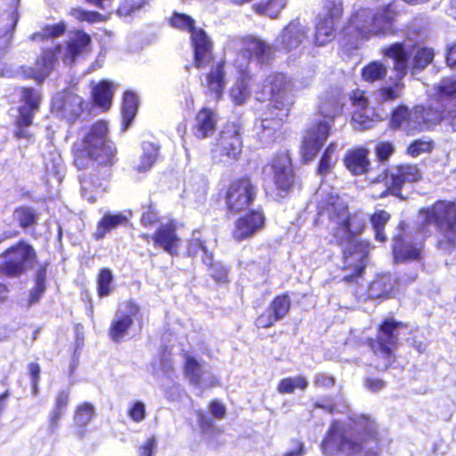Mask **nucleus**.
Here are the masks:
<instances>
[{"label":"nucleus","instance_id":"61","mask_svg":"<svg viewBox=\"0 0 456 456\" xmlns=\"http://www.w3.org/2000/svg\"><path fill=\"white\" fill-rule=\"evenodd\" d=\"M128 417L135 423L142 422L146 418V408L142 402L135 401L127 410Z\"/></svg>","mask_w":456,"mask_h":456},{"label":"nucleus","instance_id":"26","mask_svg":"<svg viewBox=\"0 0 456 456\" xmlns=\"http://www.w3.org/2000/svg\"><path fill=\"white\" fill-rule=\"evenodd\" d=\"M128 314H124L112 322L109 328V336L114 342H119L133 325V317L135 316L140 307L133 301L127 303Z\"/></svg>","mask_w":456,"mask_h":456},{"label":"nucleus","instance_id":"11","mask_svg":"<svg viewBox=\"0 0 456 456\" xmlns=\"http://www.w3.org/2000/svg\"><path fill=\"white\" fill-rule=\"evenodd\" d=\"M272 173V183L276 194L286 198L297 187L302 188L297 167L289 151L275 152L265 166Z\"/></svg>","mask_w":456,"mask_h":456},{"label":"nucleus","instance_id":"10","mask_svg":"<svg viewBox=\"0 0 456 456\" xmlns=\"http://www.w3.org/2000/svg\"><path fill=\"white\" fill-rule=\"evenodd\" d=\"M0 275L12 279L27 273L38 261L35 248L23 239L5 248L0 253Z\"/></svg>","mask_w":456,"mask_h":456},{"label":"nucleus","instance_id":"43","mask_svg":"<svg viewBox=\"0 0 456 456\" xmlns=\"http://www.w3.org/2000/svg\"><path fill=\"white\" fill-rule=\"evenodd\" d=\"M411 120V111L408 106L399 104L392 110L387 126L393 131H397L407 126Z\"/></svg>","mask_w":456,"mask_h":456},{"label":"nucleus","instance_id":"31","mask_svg":"<svg viewBox=\"0 0 456 456\" xmlns=\"http://www.w3.org/2000/svg\"><path fill=\"white\" fill-rule=\"evenodd\" d=\"M196 123L192 127L193 134L198 139H204L216 130L214 112L208 108L200 109L195 117Z\"/></svg>","mask_w":456,"mask_h":456},{"label":"nucleus","instance_id":"51","mask_svg":"<svg viewBox=\"0 0 456 456\" xmlns=\"http://www.w3.org/2000/svg\"><path fill=\"white\" fill-rule=\"evenodd\" d=\"M168 24L178 30L186 31L190 34L195 29V20L188 14L174 12L168 20Z\"/></svg>","mask_w":456,"mask_h":456},{"label":"nucleus","instance_id":"22","mask_svg":"<svg viewBox=\"0 0 456 456\" xmlns=\"http://www.w3.org/2000/svg\"><path fill=\"white\" fill-rule=\"evenodd\" d=\"M225 61H219L206 74L207 94L216 102L222 100L226 86Z\"/></svg>","mask_w":456,"mask_h":456},{"label":"nucleus","instance_id":"52","mask_svg":"<svg viewBox=\"0 0 456 456\" xmlns=\"http://www.w3.org/2000/svg\"><path fill=\"white\" fill-rule=\"evenodd\" d=\"M322 6L324 14L318 16V18H327L338 24L344 13L342 0H323Z\"/></svg>","mask_w":456,"mask_h":456},{"label":"nucleus","instance_id":"55","mask_svg":"<svg viewBox=\"0 0 456 456\" xmlns=\"http://www.w3.org/2000/svg\"><path fill=\"white\" fill-rule=\"evenodd\" d=\"M146 0H121L117 9L119 16H129L146 4Z\"/></svg>","mask_w":456,"mask_h":456},{"label":"nucleus","instance_id":"29","mask_svg":"<svg viewBox=\"0 0 456 456\" xmlns=\"http://www.w3.org/2000/svg\"><path fill=\"white\" fill-rule=\"evenodd\" d=\"M94 415V408L92 403L84 402L78 404L74 411L73 434L78 439H82L87 432V425Z\"/></svg>","mask_w":456,"mask_h":456},{"label":"nucleus","instance_id":"7","mask_svg":"<svg viewBox=\"0 0 456 456\" xmlns=\"http://www.w3.org/2000/svg\"><path fill=\"white\" fill-rule=\"evenodd\" d=\"M423 224L435 227L439 249L451 251L456 248V201L436 200L430 206L419 208Z\"/></svg>","mask_w":456,"mask_h":456},{"label":"nucleus","instance_id":"24","mask_svg":"<svg viewBox=\"0 0 456 456\" xmlns=\"http://www.w3.org/2000/svg\"><path fill=\"white\" fill-rule=\"evenodd\" d=\"M392 253L395 263L419 260L421 247L408 240L404 235L398 234L394 238Z\"/></svg>","mask_w":456,"mask_h":456},{"label":"nucleus","instance_id":"12","mask_svg":"<svg viewBox=\"0 0 456 456\" xmlns=\"http://www.w3.org/2000/svg\"><path fill=\"white\" fill-rule=\"evenodd\" d=\"M18 93L20 104L16 108L17 115L12 121L13 136L18 140H30L33 134L28 131V127L33 125L36 114L40 110L43 95L40 90L32 86H20Z\"/></svg>","mask_w":456,"mask_h":456},{"label":"nucleus","instance_id":"27","mask_svg":"<svg viewBox=\"0 0 456 456\" xmlns=\"http://www.w3.org/2000/svg\"><path fill=\"white\" fill-rule=\"evenodd\" d=\"M61 45L57 43L53 47L43 48L40 54L36 58L35 65L44 80L50 75L55 65L58 63L59 55L61 53Z\"/></svg>","mask_w":456,"mask_h":456},{"label":"nucleus","instance_id":"59","mask_svg":"<svg viewBox=\"0 0 456 456\" xmlns=\"http://www.w3.org/2000/svg\"><path fill=\"white\" fill-rule=\"evenodd\" d=\"M395 152V146L391 142L381 141L375 146V155L379 162L387 161Z\"/></svg>","mask_w":456,"mask_h":456},{"label":"nucleus","instance_id":"63","mask_svg":"<svg viewBox=\"0 0 456 456\" xmlns=\"http://www.w3.org/2000/svg\"><path fill=\"white\" fill-rule=\"evenodd\" d=\"M387 183L389 185L391 195H401L405 182L397 167H395V171L390 175V180Z\"/></svg>","mask_w":456,"mask_h":456},{"label":"nucleus","instance_id":"40","mask_svg":"<svg viewBox=\"0 0 456 456\" xmlns=\"http://www.w3.org/2000/svg\"><path fill=\"white\" fill-rule=\"evenodd\" d=\"M337 143L335 142H331L325 147L321 155L315 173L322 178L330 175L335 167L336 160L333 159V155L337 151Z\"/></svg>","mask_w":456,"mask_h":456},{"label":"nucleus","instance_id":"49","mask_svg":"<svg viewBox=\"0 0 456 456\" xmlns=\"http://www.w3.org/2000/svg\"><path fill=\"white\" fill-rule=\"evenodd\" d=\"M308 381L304 376L288 377L281 379L277 385V391L281 395L293 394L297 388L305 390Z\"/></svg>","mask_w":456,"mask_h":456},{"label":"nucleus","instance_id":"30","mask_svg":"<svg viewBox=\"0 0 456 456\" xmlns=\"http://www.w3.org/2000/svg\"><path fill=\"white\" fill-rule=\"evenodd\" d=\"M434 98L443 106H451L456 103V78L452 77H443L434 87Z\"/></svg>","mask_w":456,"mask_h":456},{"label":"nucleus","instance_id":"47","mask_svg":"<svg viewBox=\"0 0 456 456\" xmlns=\"http://www.w3.org/2000/svg\"><path fill=\"white\" fill-rule=\"evenodd\" d=\"M114 276L110 268L100 269L96 277V289L99 297L109 296L113 290Z\"/></svg>","mask_w":456,"mask_h":456},{"label":"nucleus","instance_id":"38","mask_svg":"<svg viewBox=\"0 0 456 456\" xmlns=\"http://www.w3.org/2000/svg\"><path fill=\"white\" fill-rule=\"evenodd\" d=\"M435 51L432 47L420 46L413 51V54L409 63V70L411 74L423 71L433 62Z\"/></svg>","mask_w":456,"mask_h":456},{"label":"nucleus","instance_id":"56","mask_svg":"<svg viewBox=\"0 0 456 456\" xmlns=\"http://www.w3.org/2000/svg\"><path fill=\"white\" fill-rule=\"evenodd\" d=\"M278 322V318L266 307L265 310L256 316L254 324L257 329L266 330L273 327Z\"/></svg>","mask_w":456,"mask_h":456},{"label":"nucleus","instance_id":"46","mask_svg":"<svg viewBox=\"0 0 456 456\" xmlns=\"http://www.w3.org/2000/svg\"><path fill=\"white\" fill-rule=\"evenodd\" d=\"M142 154L140 158V164L137 167V171L139 172H146L151 168V167L156 162L159 147L151 142H144L142 145Z\"/></svg>","mask_w":456,"mask_h":456},{"label":"nucleus","instance_id":"3","mask_svg":"<svg viewBox=\"0 0 456 456\" xmlns=\"http://www.w3.org/2000/svg\"><path fill=\"white\" fill-rule=\"evenodd\" d=\"M363 425L351 434L338 421H333L321 443L326 456H379L380 435L374 420L362 417Z\"/></svg>","mask_w":456,"mask_h":456},{"label":"nucleus","instance_id":"5","mask_svg":"<svg viewBox=\"0 0 456 456\" xmlns=\"http://www.w3.org/2000/svg\"><path fill=\"white\" fill-rule=\"evenodd\" d=\"M292 91V78L281 71L266 75L256 89V100L268 102L261 119V127L263 131H270V135L279 131L287 121L293 105Z\"/></svg>","mask_w":456,"mask_h":456},{"label":"nucleus","instance_id":"45","mask_svg":"<svg viewBox=\"0 0 456 456\" xmlns=\"http://www.w3.org/2000/svg\"><path fill=\"white\" fill-rule=\"evenodd\" d=\"M267 307L279 321L285 318L291 309V300L289 292L275 295Z\"/></svg>","mask_w":456,"mask_h":456},{"label":"nucleus","instance_id":"48","mask_svg":"<svg viewBox=\"0 0 456 456\" xmlns=\"http://www.w3.org/2000/svg\"><path fill=\"white\" fill-rule=\"evenodd\" d=\"M286 4L287 0H261L253 8L258 14L276 18Z\"/></svg>","mask_w":456,"mask_h":456},{"label":"nucleus","instance_id":"62","mask_svg":"<svg viewBox=\"0 0 456 456\" xmlns=\"http://www.w3.org/2000/svg\"><path fill=\"white\" fill-rule=\"evenodd\" d=\"M403 83H397L395 86H385L379 89V96L383 102H393L399 98L400 90L403 88Z\"/></svg>","mask_w":456,"mask_h":456},{"label":"nucleus","instance_id":"4","mask_svg":"<svg viewBox=\"0 0 456 456\" xmlns=\"http://www.w3.org/2000/svg\"><path fill=\"white\" fill-rule=\"evenodd\" d=\"M396 12L387 5L379 12L361 7L351 13L343 27L339 43L345 52L357 50L360 45L372 37L392 36L396 33L394 21Z\"/></svg>","mask_w":456,"mask_h":456},{"label":"nucleus","instance_id":"13","mask_svg":"<svg viewBox=\"0 0 456 456\" xmlns=\"http://www.w3.org/2000/svg\"><path fill=\"white\" fill-rule=\"evenodd\" d=\"M243 126L240 120L227 121L215 143L213 152L228 160H238L243 149Z\"/></svg>","mask_w":456,"mask_h":456},{"label":"nucleus","instance_id":"33","mask_svg":"<svg viewBox=\"0 0 456 456\" xmlns=\"http://www.w3.org/2000/svg\"><path fill=\"white\" fill-rule=\"evenodd\" d=\"M50 265L45 261L38 265L33 274L34 286L31 288L28 295V303L35 304L39 301L46 289L47 269Z\"/></svg>","mask_w":456,"mask_h":456},{"label":"nucleus","instance_id":"32","mask_svg":"<svg viewBox=\"0 0 456 456\" xmlns=\"http://www.w3.org/2000/svg\"><path fill=\"white\" fill-rule=\"evenodd\" d=\"M337 23L327 18H317L314 35V45L324 46L331 43L336 37Z\"/></svg>","mask_w":456,"mask_h":456},{"label":"nucleus","instance_id":"6","mask_svg":"<svg viewBox=\"0 0 456 456\" xmlns=\"http://www.w3.org/2000/svg\"><path fill=\"white\" fill-rule=\"evenodd\" d=\"M344 107L345 94L339 88L330 89L319 98L318 114L324 119L315 120L305 132L300 146L304 162L314 159L330 135L334 119L342 114Z\"/></svg>","mask_w":456,"mask_h":456},{"label":"nucleus","instance_id":"25","mask_svg":"<svg viewBox=\"0 0 456 456\" xmlns=\"http://www.w3.org/2000/svg\"><path fill=\"white\" fill-rule=\"evenodd\" d=\"M280 37L282 50L290 52L307 39V29L297 20H292L284 27Z\"/></svg>","mask_w":456,"mask_h":456},{"label":"nucleus","instance_id":"15","mask_svg":"<svg viewBox=\"0 0 456 456\" xmlns=\"http://www.w3.org/2000/svg\"><path fill=\"white\" fill-rule=\"evenodd\" d=\"M93 51L91 36L82 28L72 30L64 44L61 60L64 64L74 65L78 58L89 55Z\"/></svg>","mask_w":456,"mask_h":456},{"label":"nucleus","instance_id":"2","mask_svg":"<svg viewBox=\"0 0 456 456\" xmlns=\"http://www.w3.org/2000/svg\"><path fill=\"white\" fill-rule=\"evenodd\" d=\"M72 165L83 173L78 176L85 195L102 189L118 163V148L110 139L106 120L97 119L82 129L70 147Z\"/></svg>","mask_w":456,"mask_h":456},{"label":"nucleus","instance_id":"34","mask_svg":"<svg viewBox=\"0 0 456 456\" xmlns=\"http://www.w3.org/2000/svg\"><path fill=\"white\" fill-rule=\"evenodd\" d=\"M252 81V75L244 70L237 78L230 89V97L235 105L243 104L249 96V87Z\"/></svg>","mask_w":456,"mask_h":456},{"label":"nucleus","instance_id":"36","mask_svg":"<svg viewBox=\"0 0 456 456\" xmlns=\"http://www.w3.org/2000/svg\"><path fill=\"white\" fill-rule=\"evenodd\" d=\"M139 106L137 94L133 91H126L121 104V120L124 129H126L134 119Z\"/></svg>","mask_w":456,"mask_h":456},{"label":"nucleus","instance_id":"57","mask_svg":"<svg viewBox=\"0 0 456 456\" xmlns=\"http://www.w3.org/2000/svg\"><path fill=\"white\" fill-rule=\"evenodd\" d=\"M159 222V212L154 204L150 203L142 213L140 223L145 228H151Z\"/></svg>","mask_w":456,"mask_h":456},{"label":"nucleus","instance_id":"18","mask_svg":"<svg viewBox=\"0 0 456 456\" xmlns=\"http://www.w3.org/2000/svg\"><path fill=\"white\" fill-rule=\"evenodd\" d=\"M353 108L352 121L361 129H369L372 126L373 119L368 113L370 100L365 90L355 88L348 95Z\"/></svg>","mask_w":456,"mask_h":456},{"label":"nucleus","instance_id":"64","mask_svg":"<svg viewBox=\"0 0 456 456\" xmlns=\"http://www.w3.org/2000/svg\"><path fill=\"white\" fill-rule=\"evenodd\" d=\"M438 119L445 120L453 131H456V103L445 106L439 110Z\"/></svg>","mask_w":456,"mask_h":456},{"label":"nucleus","instance_id":"41","mask_svg":"<svg viewBox=\"0 0 456 456\" xmlns=\"http://www.w3.org/2000/svg\"><path fill=\"white\" fill-rule=\"evenodd\" d=\"M202 253V262L211 263L213 253L208 249L207 241L200 238L191 237L186 240L184 256L190 258H195L198 254Z\"/></svg>","mask_w":456,"mask_h":456},{"label":"nucleus","instance_id":"9","mask_svg":"<svg viewBox=\"0 0 456 456\" xmlns=\"http://www.w3.org/2000/svg\"><path fill=\"white\" fill-rule=\"evenodd\" d=\"M257 196V186L249 175L231 179L217 192L229 215H237L249 208Z\"/></svg>","mask_w":456,"mask_h":456},{"label":"nucleus","instance_id":"37","mask_svg":"<svg viewBox=\"0 0 456 456\" xmlns=\"http://www.w3.org/2000/svg\"><path fill=\"white\" fill-rule=\"evenodd\" d=\"M127 218L122 213L105 214L98 222L96 231L94 234L95 240H102L110 231L126 224Z\"/></svg>","mask_w":456,"mask_h":456},{"label":"nucleus","instance_id":"21","mask_svg":"<svg viewBox=\"0 0 456 456\" xmlns=\"http://www.w3.org/2000/svg\"><path fill=\"white\" fill-rule=\"evenodd\" d=\"M177 225L174 220L160 224L155 230V248H160L171 256L178 255L181 238L178 236Z\"/></svg>","mask_w":456,"mask_h":456},{"label":"nucleus","instance_id":"19","mask_svg":"<svg viewBox=\"0 0 456 456\" xmlns=\"http://www.w3.org/2000/svg\"><path fill=\"white\" fill-rule=\"evenodd\" d=\"M380 54L393 61V71L398 80L406 77L409 71L410 54L404 42H395L380 48Z\"/></svg>","mask_w":456,"mask_h":456},{"label":"nucleus","instance_id":"35","mask_svg":"<svg viewBox=\"0 0 456 456\" xmlns=\"http://www.w3.org/2000/svg\"><path fill=\"white\" fill-rule=\"evenodd\" d=\"M395 286L390 276L382 275L375 278L369 285L368 293L370 298L387 299L393 297Z\"/></svg>","mask_w":456,"mask_h":456},{"label":"nucleus","instance_id":"20","mask_svg":"<svg viewBox=\"0 0 456 456\" xmlns=\"http://www.w3.org/2000/svg\"><path fill=\"white\" fill-rule=\"evenodd\" d=\"M191 44L193 51V64L197 69L205 68L212 60V42L202 28L191 33Z\"/></svg>","mask_w":456,"mask_h":456},{"label":"nucleus","instance_id":"58","mask_svg":"<svg viewBox=\"0 0 456 456\" xmlns=\"http://www.w3.org/2000/svg\"><path fill=\"white\" fill-rule=\"evenodd\" d=\"M208 267L210 276L217 282L228 281V269L220 263H204Z\"/></svg>","mask_w":456,"mask_h":456},{"label":"nucleus","instance_id":"23","mask_svg":"<svg viewBox=\"0 0 456 456\" xmlns=\"http://www.w3.org/2000/svg\"><path fill=\"white\" fill-rule=\"evenodd\" d=\"M344 165L354 176L368 174L371 167L369 150L365 147H356L347 151L344 156Z\"/></svg>","mask_w":456,"mask_h":456},{"label":"nucleus","instance_id":"60","mask_svg":"<svg viewBox=\"0 0 456 456\" xmlns=\"http://www.w3.org/2000/svg\"><path fill=\"white\" fill-rule=\"evenodd\" d=\"M69 404V390L68 388L60 389L54 397L53 411L66 413Z\"/></svg>","mask_w":456,"mask_h":456},{"label":"nucleus","instance_id":"28","mask_svg":"<svg viewBox=\"0 0 456 456\" xmlns=\"http://www.w3.org/2000/svg\"><path fill=\"white\" fill-rule=\"evenodd\" d=\"M115 85L108 80H101L92 90V102L102 111H107L112 105Z\"/></svg>","mask_w":456,"mask_h":456},{"label":"nucleus","instance_id":"16","mask_svg":"<svg viewBox=\"0 0 456 456\" xmlns=\"http://www.w3.org/2000/svg\"><path fill=\"white\" fill-rule=\"evenodd\" d=\"M265 224V216L262 209H249L236 220L232 236L240 242L252 237Z\"/></svg>","mask_w":456,"mask_h":456},{"label":"nucleus","instance_id":"39","mask_svg":"<svg viewBox=\"0 0 456 456\" xmlns=\"http://www.w3.org/2000/svg\"><path fill=\"white\" fill-rule=\"evenodd\" d=\"M13 217L18 225L26 230L37 224L39 213L32 207L21 205L13 209Z\"/></svg>","mask_w":456,"mask_h":456},{"label":"nucleus","instance_id":"1","mask_svg":"<svg viewBox=\"0 0 456 456\" xmlns=\"http://www.w3.org/2000/svg\"><path fill=\"white\" fill-rule=\"evenodd\" d=\"M317 216H327L334 224L331 236L334 242L343 246V271L350 272L342 281L356 282L362 277L370 250L368 240L357 238L366 229V220L360 211L349 210L346 203L338 194L329 193L317 205Z\"/></svg>","mask_w":456,"mask_h":456},{"label":"nucleus","instance_id":"42","mask_svg":"<svg viewBox=\"0 0 456 456\" xmlns=\"http://www.w3.org/2000/svg\"><path fill=\"white\" fill-rule=\"evenodd\" d=\"M69 15L72 17L77 22H86L91 25L105 22L109 20L107 15H104L97 11L87 10L79 6L71 7L69 11Z\"/></svg>","mask_w":456,"mask_h":456},{"label":"nucleus","instance_id":"50","mask_svg":"<svg viewBox=\"0 0 456 456\" xmlns=\"http://www.w3.org/2000/svg\"><path fill=\"white\" fill-rule=\"evenodd\" d=\"M183 369V374L191 384L200 385L202 379L203 370L201 364L194 357L186 356Z\"/></svg>","mask_w":456,"mask_h":456},{"label":"nucleus","instance_id":"14","mask_svg":"<svg viewBox=\"0 0 456 456\" xmlns=\"http://www.w3.org/2000/svg\"><path fill=\"white\" fill-rule=\"evenodd\" d=\"M86 102L71 91H63L53 99L51 111L69 124L75 123L85 109Z\"/></svg>","mask_w":456,"mask_h":456},{"label":"nucleus","instance_id":"53","mask_svg":"<svg viewBox=\"0 0 456 456\" xmlns=\"http://www.w3.org/2000/svg\"><path fill=\"white\" fill-rule=\"evenodd\" d=\"M434 148L435 142L433 140H423L419 138L411 141L408 144L405 152L411 158H417L420 154L432 152Z\"/></svg>","mask_w":456,"mask_h":456},{"label":"nucleus","instance_id":"54","mask_svg":"<svg viewBox=\"0 0 456 456\" xmlns=\"http://www.w3.org/2000/svg\"><path fill=\"white\" fill-rule=\"evenodd\" d=\"M405 183L419 182L422 174L417 164H400L396 166Z\"/></svg>","mask_w":456,"mask_h":456},{"label":"nucleus","instance_id":"17","mask_svg":"<svg viewBox=\"0 0 456 456\" xmlns=\"http://www.w3.org/2000/svg\"><path fill=\"white\" fill-rule=\"evenodd\" d=\"M240 53L248 61L256 60L265 64L274 57V48L265 41L248 35L240 39Z\"/></svg>","mask_w":456,"mask_h":456},{"label":"nucleus","instance_id":"44","mask_svg":"<svg viewBox=\"0 0 456 456\" xmlns=\"http://www.w3.org/2000/svg\"><path fill=\"white\" fill-rule=\"evenodd\" d=\"M387 74V68L379 61H372L367 63L361 69V76L363 81L375 83L385 79Z\"/></svg>","mask_w":456,"mask_h":456},{"label":"nucleus","instance_id":"8","mask_svg":"<svg viewBox=\"0 0 456 456\" xmlns=\"http://www.w3.org/2000/svg\"><path fill=\"white\" fill-rule=\"evenodd\" d=\"M407 327L406 322L393 317L384 318L377 325L375 338L367 339V345L374 354L382 357L386 362L382 370H388L395 362V352L400 345L399 330Z\"/></svg>","mask_w":456,"mask_h":456}]
</instances>
